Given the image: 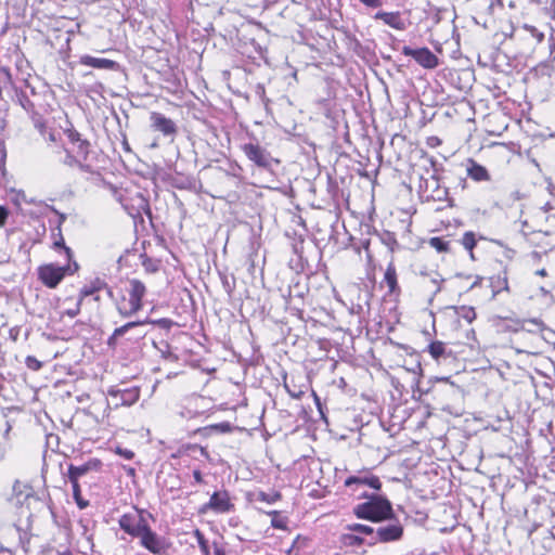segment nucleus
I'll use <instances>...</instances> for the list:
<instances>
[{
    "mask_svg": "<svg viewBox=\"0 0 555 555\" xmlns=\"http://www.w3.org/2000/svg\"><path fill=\"white\" fill-rule=\"evenodd\" d=\"M346 529L356 532L359 535L364 534L371 537L370 541H373V538L375 537V530L373 527L363 525V524H349L346 526Z\"/></svg>",
    "mask_w": 555,
    "mask_h": 555,
    "instance_id": "4be33fe9",
    "label": "nucleus"
},
{
    "mask_svg": "<svg viewBox=\"0 0 555 555\" xmlns=\"http://www.w3.org/2000/svg\"><path fill=\"white\" fill-rule=\"evenodd\" d=\"M537 275H540V276H545L547 273H546V270L545 269H539L537 272H535Z\"/></svg>",
    "mask_w": 555,
    "mask_h": 555,
    "instance_id": "09e8293b",
    "label": "nucleus"
},
{
    "mask_svg": "<svg viewBox=\"0 0 555 555\" xmlns=\"http://www.w3.org/2000/svg\"><path fill=\"white\" fill-rule=\"evenodd\" d=\"M193 477H194V480H195L196 483H203L204 482L203 475H202L201 470L195 469L193 472Z\"/></svg>",
    "mask_w": 555,
    "mask_h": 555,
    "instance_id": "a18cd8bd",
    "label": "nucleus"
},
{
    "mask_svg": "<svg viewBox=\"0 0 555 555\" xmlns=\"http://www.w3.org/2000/svg\"><path fill=\"white\" fill-rule=\"evenodd\" d=\"M242 151L259 168L271 169L273 163L279 164V160L258 143H245L242 145Z\"/></svg>",
    "mask_w": 555,
    "mask_h": 555,
    "instance_id": "6e6552de",
    "label": "nucleus"
},
{
    "mask_svg": "<svg viewBox=\"0 0 555 555\" xmlns=\"http://www.w3.org/2000/svg\"><path fill=\"white\" fill-rule=\"evenodd\" d=\"M54 249H63L67 260L69 261L73 257V251L69 247L65 245L64 237L62 235L61 227H57V234L55 235V240L53 242Z\"/></svg>",
    "mask_w": 555,
    "mask_h": 555,
    "instance_id": "393cba45",
    "label": "nucleus"
},
{
    "mask_svg": "<svg viewBox=\"0 0 555 555\" xmlns=\"http://www.w3.org/2000/svg\"><path fill=\"white\" fill-rule=\"evenodd\" d=\"M72 482V486H73V494H74V498L76 501H78V499L80 498V487H79V483L78 481H70Z\"/></svg>",
    "mask_w": 555,
    "mask_h": 555,
    "instance_id": "37998d69",
    "label": "nucleus"
},
{
    "mask_svg": "<svg viewBox=\"0 0 555 555\" xmlns=\"http://www.w3.org/2000/svg\"><path fill=\"white\" fill-rule=\"evenodd\" d=\"M234 509V504L231 500L230 493L222 489L215 491L207 503L199 507L201 514L214 512L216 514H227Z\"/></svg>",
    "mask_w": 555,
    "mask_h": 555,
    "instance_id": "423d86ee",
    "label": "nucleus"
},
{
    "mask_svg": "<svg viewBox=\"0 0 555 555\" xmlns=\"http://www.w3.org/2000/svg\"><path fill=\"white\" fill-rule=\"evenodd\" d=\"M362 4L371 9H377L382 7V0H359Z\"/></svg>",
    "mask_w": 555,
    "mask_h": 555,
    "instance_id": "58836bf2",
    "label": "nucleus"
},
{
    "mask_svg": "<svg viewBox=\"0 0 555 555\" xmlns=\"http://www.w3.org/2000/svg\"><path fill=\"white\" fill-rule=\"evenodd\" d=\"M194 537L196 538L198 547L203 555H209V545L208 541L206 540L204 533L199 529H195L193 532Z\"/></svg>",
    "mask_w": 555,
    "mask_h": 555,
    "instance_id": "c85d7f7f",
    "label": "nucleus"
},
{
    "mask_svg": "<svg viewBox=\"0 0 555 555\" xmlns=\"http://www.w3.org/2000/svg\"><path fill=\"white\" fill-rule=\"evenodd\" d=\"M108 395L120 400L121 405H132L140 398V390L135 387L127 389H111Z\"/></svg>",
    "mask_w": 555,
    "mask_h": 555,
    "instance_id": "f3484780",
    "label": "nucleus"
},
{
    "mask_svg": "<svg viewBox=\"0 0 555 555\" xmlns=\"http://www.w3.org/2000/svg\"><path fill=\"white\" fill-rule=\"evenodd\" d=\"M149 324V319L139 322H128L125 325L115 328L113 334L107 339V345L111 348H116L118 346V340L120 337L128 334L127 339L129 341H139L145 337L147 331L145 326Z\"/></svg>",
    "mask_w": 555,
    "mask_h": 555,
    "instance_id": "39448f33",
    "label": "nucleus"
},
{
    "mask_svg": "<svg viewBox=\"0 0 555 555\" xmlns=\"http://www.w3.org/2000/svg\"><path fill=\"white\" fill-rule=\"evenodd\" d=\"M491 286L493 288V295H496L501 291H508V282L506 273L498 274L496 276L491 278Z\"/></svg>",
    "mask_w": 555,
    "mask_h": 555,
    "instance_id": "5701e85b",
    "label": "nucleus"
},
{
    "mask_svg": "<svg viewBox=\"0 0 555 555\" xmlns=\"http://www.w3.org/2000/svg\"><path fill=\"white\" fill-rule=\"evenodd\" d=\"M281 498H282L281 493L276 492V491H273L270 493L261 491L257 494V501L266 502L269 504H273V503L278 502L279 500H281Z\"/></svg>",
    "mask_w": 555,
    "mask_h": 555,
    "instance_id": "c756f323",
    "label": "nucleus"
},
{
    "mask_svg": "<svg viewBox=\"0 0 555 555\" xmlns=\"http://www.w3.org/2000/svg\"><path fill=\"white\" fill-rule=\"evenodd\" d=\"M467 175L477 182L488 181L490 179L488 170L475 162H472L470 167L467 168Z\"/></svg>",
    "mask_w": 555,
    "mask_h": 555,
    "instance_id": "412c9836",
    "label": "nucleus"
},
{
    "mask_svg": "<svg viewBox=\"0 0 555 555\" xmlns=\"http://www.w3.org/2000/svg\"><path fill=\"white\" fill-rule=\"evenodd\" d=\"M76 502L80 508H85L88 505V502L82 501L81 498H79Z\"/></svg>",
    "mask_w": 555,
    "mask_h": 555,
    "instance_id": "49530a36",
    "label": "nucleus"
},
{
    "mask_svg": "<svg viewBox=\"0 0 555 555\" xmlns=\"http://www.w3.org/2000/svg\"><path fill=\"white\" fill-rule=\"evenodd\" d=\"M118 454H120L126 460H131L134 456V453L128 449H117Z\"/></svg>",
    "mask_w": 555,
    "mask_h": 555,
    "instance_id": "79ce46f5",
    "label": "nucleus"
},
{
    "mask_svg": "<svg viewBox=\"0 0 555 555\" xmlns=\"http://www.w3.org/2000/svg\"><path fill=\"white\" fill-rule=\"evenodd\" d=\"M421 276L423 278L422 284L423 286L430 292L433 295H437L441 291V283L444 279L437 271H421Z\"/></svg>",
    "mask_w": 555,
    "mask_h": 555,
    "instance_id": "2eb2a0df",
    "label": "nucleus"
},
{
    "mask_svg": "<svg viewBox=\"0 0 555 555\" xmlns=\"http://www.w3.org/2000/svg\"><path fill=\"white\" fill-rule=\"evenodd\" d=\"M547 542H548L550 544H553V543H554V540H553V539H551V538H548V539H547Z\"/></svg>",
    "mask_w": 555,
    "mask_h": 555,
    "instance_id": "bf43d9fd",
    "label": "nucleus"
},
{
    "mask_svg": "<svg viewBox=\"0 0 555 555\" xmlns=\"http://www.w3.org/2000/svg\"><path fill=\"white\" fill-rule=\"evenodd\" d=\"M102 291H105L108 297H113V291L108 287L107 283L101 278H95L81 287L79 298L83 300L85 298L99 294Z\"/></svg>",
    "mask_w": 555,
    "mask_h": 555,
    "instance_id": "4468645a",
    "label": "nucleus"
},
{
    "mask_svg": "<svg viewBox=\"0 0 555 555\" xmlns=\"http://www.w3.org/2000/svg\"><path fill=\"white\" fill-rule=\"evenodd\" d=\"M149 324H158L164 328H169L172 324V321L169 319L149 320Z\"/></svg>",
    "mask_w": 555,
    "mask_h": 555,
    "instance_id": "4c0bfd02",
    "label": "nucleus"
},
{
    "mask_svg": "<svg viewBox=\"0 0 555 555\" xmlns=\"http://www.w3.org/2000/svg\"><path fill=\"white\" fill-rule=\"evenodd\" d=\"M101 467V462L98 459H91L82 464H69L67 476L69 481H79L90 472H98Z\"/></svg>",
    "mask_w": 555,
    "mask_h": 555,
    "instance_id": "f8f14e48",
    "label": "nucleus"
},
{
    "mask_svg": "<svg viewBox=\"0 0 555 555\" xmlns=\"http://www.w3.org/2000/svg\"><path fill=\"white\" fill-rule=\"evenodd\" d=\"M532 322H533L535 325H541V324H542V322H539V321H537V320H533Z\"/></svg>",
    "mask_w": 555,
    "mask_h": 555,
    "instance_id": "13d9d810",
    "label": "nucleus"
},
{
    "mask_svg": "<svg viewBox=\"0 0 555 555\" xmlns=\"http://www.w3.org/2000/svg\"><path fill=\"white\" fill-rule=\"evenodd\" d=\"M462 245L466 250L470 253V257L473 258V249L476 246V238L473 232H465L461 240Z\"/></svg>",
    "mask_w": 555,
    "mask_h": 555,
    "instance_id": "bb28decb",
    "label": "nucleus"
},
{
    "mask_svg": "<svg viewBox=\"0 0 555 555\" xmlns=\"http://www.w3.org/2000/svg\"><path fill=\"white\" fill-rule=\"evenodd\" d=\"M369 298H370V294H369V292H365V304L366 305L369 304Z\"/></svg>",
    "mask_w": 555,
    "mask_h": 555,
    "instance_id": "603ef678",
    "label": "nucleus"
},
{
    "mask_svg": "<svg viewBox=\"0 0 555 555\" xmlns=\"http://www.w3.org/2000/svg\"><path fill=\"white\" fill-rule=\"evenodd\" d=\"M374 18L383 21L386 25L397 30H405L406 28V23L401 17L400 12L378 11L375 13Z\"/></svg>",
    "mask_w": 555,
    "mask_h": 555,
    "instance_id": "dca6fc26",
    "label": "nucleus"
},
{
    "mask_svg": "<svg viewBox=\"0 0 555 555\" xmlns=\"http://www.w3.org/2000/svg\"><path fill=\"white\" fill-rule=\"evenodd\" d=\"M70 149L63 147L64 157L61 162L69 168H78L82 172L93 173V167L90 164L91 144L75 128L70 127L64 130Z\"/></svg>",
    "mask_w": 555,
    "mask_h": 555,
    "instance_id": "7ed1b4c3",
    "label": "nucleus"
},
{
    "mask_svg": "<svg viewBox=\"0 0 555 555\" xmlns=\"http://www.w3.org/2000/svg\"><path fill=\"white\" fill-rule=\"evenodd\" d=\"M93 297V299L95 301H99L100 300V295L99 294H95V295H91Z\"/></svg>",
    "mask_w": 555,
    "mask_h": 555,
    "instance_id": "864d4df0",
    "label": "nucleus"
},
{
    "mask_svg": "<svg viewBox=\"0 0 555 555\" xmlns=\"http://www.w3.org/2000/svg\"><path fill=\"white\" fill-rule=\"evenodd\" d=\"M198 449H199V451H201V454H202V455H204V456H208V453H207V451H206V449H205V448L199 447Z\"/></svg>",
    "mask_w": 555,
    "mask_h": 555,
    "instance_id": "8fccbe9b",
    "label": "nucleus"
},
{
    "mask_svg": "<svg viewBox=\"0 0 555 555\" xmlns=\"http://www.w3.org/2000/svg\"><path fill=\"white\" fill-rule=\"evenodd\" d=\"M384 282L386 283L389 293H396L399 289L398 281H397V271L395 263L390 261L386 268Z\"/></svg>",
    "mask_w": 555,
    "mask_h": 555,
    "instance_id": "aec40b11",
    "label": "nucleus"
},
{
    "mask_svg": "<svg viewBox=\"0 0 555 555\" xmlns=\"http://www.w3.org/2000/svg\"><path fill=\"white\" fill-rule=\"evenodd\" d=\"M149 520H154L149 511L133 506L118 518V525L125 533L138 539L141 547L154 555H164L168 550L166 539L152 529Z\"/></svg>",
    "mask_w": 555,
    "mask_h": 555,
    "instance_id": "f03ea898",
    "label": "nucleus"
},
{
    "mask_svg": "<svg viewBox=\"0 0 555 555\" xmlns=\"http://www.w3.org/2000/svg\"><path fill=\"white\" fill-rule=\"evenodd\" d=\"M146 293L145 285L137 279L129 281V301L127 306L119 307V312L122 315H131L142 309V299Z\"/></svg>",
    "mask_w": 555,
    "mask_h": 555,
    "instance_id": "0eeeda50",
    "label": "nucleus"
},
{
    "mask_svg": "<svg viewBox=\"0 0 555 555\" xmlns=\"http://www.w3.org/2000/svg\"><path fill=\"white\" fill-rule=\"evenodd\" d=\"M80 64L93 68L100 69H111L116 70L119 67V64L115 61L108 59L94 57L91 55H82L80 57Z\"/></svg>",
    "mask_w": 555,
    "mask_h": 555,
    "instance_id": "a211bd4d",
    "label": "nucleus"
},
{
    "mask_svg": "<svg viewBox=\"0 0 555 555\" xmlns=\"http://www.w3.org/2000/svg\"><path fill=\"white\" fill-rule=\"evenodd\" d=\"M427 351L437 362L446 361L452 357V350L448 348L446 343L440 340L431 341L427 347Z\"/></svg>",
    "mask_w": 555,
    "mask_h": 555,
    "instance_id": "6ab92c4d",
    "label": "nucleus"
},
{
    "mask_svg": "<svg viewBox=\"0 0 555 555\" xmlns=\"http://www.w3.org/2000/svg\"><path fill=\"white\" fill-rule=\"evenodd\" d=\"M522 29L528 33L537 43L541 42L544 39V34L540 31L537 27L525 24Z\"/></svg>",
    "mask_w": 555,
    "mask_h": 555,
    "instance_id": "2f4dec72",
    "label": "nucleus"
},
{
    "mask_svg": "<svg viewBox=\"0 0 555 555\" xmlns=\"http://www.w3.org/2000/svg\"><path fill=\"white\" fill-rule=\"evenodd\" d=\"M20 103H21L22 107L27 112H29L34 108V103L29 100V98L25 93L21 94Z\"/></svg>",
    "mask_w": 555,
    "mask_h": 555,
    "instance_id": "f704fd0d",
    "label": "nucleus"
},
{
    "mask_svg": "<svg viewBox=\"0 0 555 555\" xmlns=\"http://www.w3.org/2000/svg\"><path fill=\"white\" fill-rule=\"evenodd\" d=\"M26 365L34 371H38L41 367V362L38 361L35 357L28 356L26 358Z\"/></svg>",
    "mask_w": 555,
    "mask_h": 555,
    "instance_id": "c9c22d12",
    "label": "nucleus"
},
{
    "mask_svg": "<svg viewBox=\"0 0 555 555\" xmlns=\"http://www.w3.org/2000/svg\"><path fill=\"white\" fill-rule=\"evenodd\" d=\"M269 515L272 516V519H271V526L273 528H276V529H286L287 527V521L284 517H281L279 512L276 511H272V512H269L268 513Z\"/></svg>",
    "mask_w": 555,
    "mask_h": 555,
    "instance_id": "7c9ffc66",
    "label": "nucleus"
},
{
    "mask_svg": "<svg viewBox=\"0 0 555 555\" xmlns=\"http://www.w3.org/2000/svg\"><path fill=\"white\" fill-rule=\"evenodd\" d=\"M4 456V450L0 447V461L3 459Z\"/></svg>",
    "mask_w": 555,
    "mask_h": 555,
    "instance_id": "3c124183",
    "label": "nucleus"
},
{
    "mask_svg": "<svg viewBox=\"0 0 555 555\" xmlns=\"http://www.w3.org/2000/svg\"><path fill=\"white\" fill-rule=\"evenodd\" d=\"M345 486L350 488L352 492H359L358 498H366L367 501L358 504L353 508V513L358 518L371 521H382L392 516V507L390 502L377 494L369 495L365 488L379 490L382 483L376 476H350L345 480Z\"/></svg>",
    "mask_w": 555,
    "mask_h": 555,
    "instance_id": "f257e3e1",
    "label": "nucleus"
},
{
    "mask_svg": "<svg viewBox=\"0 0 555 555\" xmlns=\"http://www.w3.org/2000/svg\"><path fill=\"white\" fill-rule=\"evenodd\" d=\"M49 139H50L51 141H54V140H55L54 134H53V133H51V134H50V137H49Z\"/></svg>",
    "mask_w": 555,
    "mask_h": 555,
    "instance_id": "4d7b16f0",
    "label": "nucleus"
},
{
    "mask_svg": "<svg viewBox=\"0 0 555 555\" xmlns=\"http://www.w3.org/2000/svg\"><path fill=\"white\" fill-rule=\"evenodd\" d=\"M81 304H82V300H81V298L78 297L75 306L73 308L67 309L65 311V314L68 315L69 318H75L80 312Z\"/></svg>",
    "mask_w": 555,
    "mask_h": 555,
    "instance_id": "72a5a7b5",
    "label": "nucleus"
},
{
    "mask_svg": "<svg viewBox=\"0 0 555 555\" xmlns=\"http://www.w3.org/2000/svg\"><path fill=\"white\" fill-rule=\"evenodd\" d=\"M222 287L229 296H232L235 288V278L225 273H220Z\"/></svg>",
    "mask_w": 555,
    "mask_h": 555,
    "instance_id": "a878e982",
    "label": "nucleus"
},
{
    "mask_svg": "<svg viewBox=\"0 0 555 555\" xmlns=\"http://www.w3.org/2000/svg\"><path fill=\"white\" fill-rule=\"evenodd\" d=\"M211 428L216 429V430H219L221 433H229V431H231L232 427H231L230 423L223 422V423L211 425Z\"/></svg>",
    "mask_w": 555,
    "mask_h": 555,
    "instance_id": "e433bc0d",
    "label": "nucleus"
},
{
    "mask_svg": "<svg viewBox=\"0 0 555 555\" xmlns=\"http://www.w3.org/2000/svg\"><path fill=\"white\" fill-rule=\"evenodd\" d=\"M340 541L346 546H360L364 544L365 540L356 532L343 533Z\"/></svg>",
    "mask_w": 555,
    "mask_h": 555,
    "instance_id": "b1692460",
    "label": "nucleus"
},
{
    "mask_svg": "<svg viewBox=\"0 0 555 555\" xmlns=\"http://www.w3.org/2000/svg\"><path fill=\"white\" fill-rule=\"evenodd\" d=\"M8 216L9 210L4 206L0 205V228H2L5 224Z\"/></svg>",
    "mask_w": 555,
    "mask_h": 555,
    "instance_id": "ea45409f",
    "label": "nucleus"
},
{
    "mask_svg": "<svg viewBox=\"0 0 555 555\" xmlns=\"http://www.w3.org/2000/svg\"><path fill=\"white\" fill-rule=\"evenodd\" d=\"M77 270L78 263L76 261L66 266L48 263L38 268V278L47 287L55 288L67 273L73 274Z\"/></svg>",
    "mask_w": 555,
    "mask_h": 555,
    "instance_id": "20e7f679",
    "label": "nucleus"
},
{
    "mask_svg": "<svg viewBox=\"0 0 555 555\" xmlns=\"http://www.w3.org/2000/svg\"><path fill=\"white\" fill-rule=\"evenodd\" d=\"M402 53L412 56L424 68L433 69L438 66V57L428 48L412 49L404 46Z\"/></svg>",
    "mask_w": 555,
    "mask_h": 555,
    "instance_id": "9b49d317",
    "label": "nucleus"
},
{
    "mask_svg": "<svg viewBox=\"0 0 555 555\" xmlns=\"http://www.w3.org/2000/svg\"><path fill=\"white\" fill-rule=\"evenodd\" d=\"M420 190L426 193L427 197L437 201L443 199L448 194L447 189L440 188L439 179L435 175L431 176L430 180L422 179L420 183Z\"/></svg>",
    "mask_w": 555,
    "mask_h": 555,
    "instance_id": "ddd939ff",
    "label": "nucleus"
},
{
    "mask_svg": "<svg viewBox=\"0 0 555 555\" xmlns=\"http://www.w3.org/2000/svg\"><path fill=\"white\" fill-rule=\"evenodd\" d=\"M403 535V527L399 521L389 522L386 525H382L376 528L375 537L373 541H369L367 544L370 546L375 545L378 542L389 543L398 541Z\"/></svg>",
    "mask_w": 555,
    "mask_h": 555,
    "instance_id": "9d476101",
    "label": "nucleus"
},
{
    "mask_svg": "<svg viewBox=\"0 0 555 555\" xmlns=\"http://www.w3.org/2000/svg\"><path fill=\"white\" fill-rule=\"evenodd\" d=\"M128 474H129V475H134V468H129V469H128Z\"/></svg>",
    "mask_w": 555,
    "mask_h": 555,
    "instance_id": "6e6d98bb",
    "label": "nucleus"
},
{
    "mask_svg": "<svg viewBox=\"0 0 555 555\" xmlns=\"http://www.w3.org/2000/svg\"><path fill=\"white\" fill-rule=\"evenodd\" d=\"M150 127L153 131L162 133L165 138H169L170 142L175 141L178 133V126L176 122L158 112L150 114Z\"/></svg>",
    "mask_w": 555,
    "mask_h": 555,
    "instance_id": "1a4fd4ad",
    "label": "nucleus"
},
{
    "mask_svg": "<svg viewBox=\"0 0 555 555\" xmlns=\"http://www.w3.org/2000/svg\"><path fill=\"white\" fill-rule=\"evenodd\" d=\"M151 147H152V149H156V147H158V143H157L156 141H155V142H153V143L151 144Z\"/></svg>",
    "mask_w": 555,
    "mask_h": 555,
    "instance_id": "5fc2aeb1",
    "label": "nucleus"
},
{
    "mask_svg": "<svg viewBox=\"0 0 555 555\" xmlns=\"http://www.w3.org/2000/svg\"><path fill=\"white\" fill-rule=\"evenodd\" d=\"M460 315L465 319L468 323L473 322L476 319L475 309L472 307H461Z\"/></svg>",
    "mask_w": 555,
    "mask_h": 555,
    "instance_id": "473e14b6",
    "label": "nucleus"
},
{
    "mask_svg": "<svg viewBox=\"0 0 555 555\" xmlns=\"http://www.w3.org/2000/svg\"><path fill=\"white\" fill-rule=\"evenodd\" d=\"M429 245L439 253H447L450 250V242L441 237L430 238Z\"/></svg>",
    "mask_w": 555,
    "mask_h": 555,
    "instance_id": "cd10ccee",
    "label": "nucleus"
},
{
    "mask_svg": "<svg viewBox=\"0 0 555 555\" xmlns=\"http://www.w3.org/2000/svg\"><path fill=\"white\" fill-rule=\"evenodd\" d=\"M215 555H225V552L222 547H216Z\"/></svg>",
    "mask_w": 555,
    "mask_h": 555,
    "instance_id": "de8ad7c7",
    "label": "nucleus"
},
{
    "mask_svg": "<svg viewBox=\"0 0 555 555\" xmlns=\"http://www.w3.org/2000/svg\"><path fill=\"white\" fill-rule=\"evenodd\" d=\"M180 415L182 417L193 418V417H195L197 415V412L191 411V410H188V409H183L182 411H180Z\"/></svg>",
    "mask_w": 555,
    "mask_h": 555,
    "instance_id": "c03bdc74",
    "label": "nucleus"
},
{
    "mask_svg": "<svg viewBox=\"0 0 555 555\" xmlns=\"http://www.w3.org/2000/svg\"><path fill=\"white\" fill-rule=\"evenodd\" d=\"M159 352L162 353L163 358L169 359L172 357V353L170 352V347L167 343L163 344L162 348H158Z\"/></svg>",
    "mask_w": 555,
    "mask_h": 555,
    "instance_id": "a19ab883",
    "label": "nucleus"
}]
</instances>
